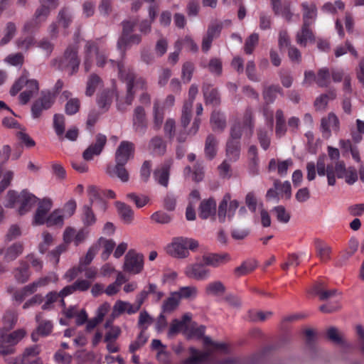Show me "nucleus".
<instances>
[{"label": "nucleus", "mask_w": 364, "mask_h": 364, "mask_svg": "<svg viewBox=\"0 0 364 364\" xmlns=\"http://www.w3.org/2000/svg\"><path fill=\"white\" fill-rule=\"evenodd\" d=\"M100 247V244H95L90 247L85 257L80 260V270H84V267L89 265L98 252Z\"/></svg>", "instance_id": "ea45409f"}, {"label": "nucleus", "mask_w": 364, "mask_h": 364, "mask_svg": "<svg viewBox=\"0 0 364 364\" xmlns=\"http://www.w3.org/2000/svg\"><path fill=\"white\" fill-rule=\"evenodd\" d=\"M241 145L240 142L235 141H227L226 143V156L230 161H236L239 159L240 155Z\"/></svg>", "instance_id": "c756f323"}, {"label": "nucleus", "mask_w": 364, "mask_h": 364, "mask_svg": "<svg viewBox=\"0 0 364 364\" xmlns=\"http://www.w3.org/2000/svg\"><path fill=\"white\" fill-rule=\"evenodd\" d=\"M216 213V202L213 198H208L201 201L199 206V217L206 220Z\"/></svg>", "instance_id": "4be33fe9"}, {"label": "nucleus", "mask_w": 364, "mask_h": 364, "mask_svg": "<svg viewBox=\"0 0 364 364\" xmlns=\"http://www.w3.org/2000/svg\"><path fill=\"white\" fill-rule=\"evenodd\" d=\"M82 220L86 226L92 225L96 222L95 215L90 205H85L83 207Z\"/></svg>", "instance_id": "052dcab7"}, {"label": "nucleus", "mask_w": 364, "mask_h": 364, "mask_svg": "<svg viewBox=\"0 0 364 364\" xmlns=\"http://www.w3.org/2000/svg\"><path fill=\"white\" fill-rule=\"evenodd\" d=\"M113 97V92L111 90H104L97 97V102L100 108L108 109Z\"/></svg>", "instance_id": "c03bdc74"}, {"label": "nucleus", "mask_w": 364, "mask_h": 364, "mask_svg": "<svg viewBox=\"0 0 364 364\" xmlns=\"http://www.w3.org/2000/svg\"><path fill=\"white\" fill-rule=\"evenodd\" d=\"M132 124L134 131L140 134H144L148 127V121L145 109L141 106L134 108L132 116Z\"/></svg>", "instance_id": "9d476101"}, {"label": "nucleus", "mask_w": 364, "mask_h": 364, "mask_svg": "<svg viewBox=\"0 0 364 364\" xmlns=\"http://www.w3.org/2000/svg\"><path fill=\"white\" fill-rule=\"evenodd\" d=\"M259 41V35L257 33L251 34L245 41V52L247 54H252L255 47L257 45Z\"/></svg>", "instance_id": "69168bd1"}, {"label": "nucleus", "mask_w": 364, "mask_h": 364, "mask_svg": "<svg viewBox=\"0 0 364 364\" xmlns=\"http://www.w3.org/2000/svg\"><path fill=\"white\" fill-rule=\"evenodd\" d=\"M153 115H154V128L156 130H159L164 122V107H161L159 102L155 101L153 106Z\"/></svg>", "instance_id": "c9c22d12"}, {"label": "nucleus", "mask_w": 364, "mask_h": 364, "mask_svg": "<svg viewBox=\"0 0 364 364\" xmlns=\"http://www.w3.org/2000/svg\"><path fill=\"white\" fill-rule=\"evenodd\" d=\"M301 7L303 9V23L311 25L317 15L316 5L314 3L303 2Z\"/></svg>", "instance_id": "bb28decb"}, {"label": "nucleus", "mask_w": 364, "mask_h": 364, "mask_svg": "<svg viewBox=\"0 0 364 364\" xmlns=\"http://www.w3.org/2000/svg\"><path fill=\"white\" fill-rule=\"evenodd\" d=\"M58 22L63 28H68L72 22V14L67 8H63L58 14Z\"/></svg>", "instance_id": "6e6d98bb"}, {"label": "nucleus", "mask_w": 364, "mask_h": 364, "mask_svg": "<svg viewBox=\"0 0 364 364\" xmlns=\"http://www.w3.org/2000/svg\"><path fill=\"white\" fill-rule=\"evenodd\" d=\"M226 288L220 281H215L208 284L205 292L208 295L217 296L225 293Z\"/></svg>", "instance_id": "a19ab883"}, {"label": "nucleus", "mask_w": 364, "mask_h": 364, "mask_svg": "<svg viewBox=\"0 0 364 364\" xmlns=\"http://www.w3.org/2000/svg\"><path fill=\"white\" fill-rule=\"evenodd\" d=\"M202 91L206 105L218 106L220 105L221 99L219 91L217 88H213L210 84H203Z\"/></svg>", "instance_id": "aec40b11"}, {"label": "nucleus", "mask_w": 364, "mask_h": 364, "mask_svg": "<svg viewBox=\"0 0 364 364\" xmlns=\"http://www.w3.org/2000/svg\"><path fill=\"white\" fill-rule=\"evenodd\" d=\"M26 331L23 329H18L11 333H7L6 343L7 346L14 347L16 345L24 336Z\"/></svg>", "instance_id": "864d4df0"}, {"label": "nucleus", "mask_w": 364, "mask_h": 364, "mask_svg": "<svg viewBox=\"0 0 364 364\" xmlns=\"http://www.w3.org/2000/svg\"><path fill=\"white\" fill-rule=\"evenodd\" d=\"M326 336L328 340L336 344H343V343L342 334L334 326H331L327 330Z\"/></svg>", "instance_id": "0e129e2a"}, {"label": "nucleus", "mask_w": 364, "mask_h": 364, "mask_svg": "<svg viewBox=\"0 0 364 364\" xmlns=\"http://www.w3.org/2000/svg\"><path fill=\"white\" fill-rule=\"evenodd\" d=\"M310 26L303 23L301 31L297 32L296 41L299 45L306 47L308 41H314V37L311 30L309 28Z\"/></svg>", "instance_id": "c85d7f7f"}, {"label": "nucleus", "mask_w": 364, "mask_h": 364, "mask_svg": "<svg viewBox=\"0 0 364 364\" xmlns=\"http://www.w3.org/2000/svg\"><path fill=\"white\" fill-rule=\"evenodd\" d=\"M166 251L168 255L176 258L183 259L189 256V252L182 237L174 238L167 246Z\"/></svg>", "instance_id": "ddd939ff"}, {"label": "nucleus", "mask_w": 364, "mask_h": 364, "mask_svg": "<svg viewBox=\"0 0 364 364\" xmlns=\"http://www.w3.org/2000/svg\"><path fill=\"white\" fill-rule=\"evenodd\" d=\"M230 260V256L228 253H208L203 255L202 261L206 264L214 268L222 266Z\"/></svg>", "instance_id": "a211bd4d"}, {"label": "nucleus", "mask_w": 364, "mask_h": 364, "mask_svg": "<svg viewBox=\"0 0 364 364\" xmlns=\"http://www.w3.org/2000/svg\"><path fill=\"white\" fill-rule=\"evenodd\" d=\"M23 250V245L20 242L13 244L7 248L5 252L4 258L7 261H13L16 259L20 255L22 254Z\"/></svg>", "instance_id": "58836bf2"}, {"label": "nucleus", "mask_w": 364, "mask_h": 364, "mask_svg": "<svg viewBox=\"0 0 364 364\" xmlns=\"http://www.w3.org/2000/svg\"><path fill=\"white\" fill-rule=\"evenodd\" d=\"M156 289H157V286L154 284H149L148 286V289H144L140 293H139L136 295V301H135V310H139L141 305L144 302V301L146 299L148 295L151 293H154L156 291ZM134 311V309H132L131 311Z\"/></svg>", "instance_id": "e433bc0d"}, {"label": "nucleus", "mask_w": 364, "mask_h": 364, "mask_svg": "<svg viewBox=\"0 0 364 364\" xmlns=\"http://www.w3.org/2000/svg\"><path fill=\"white\" fill-rule=\"evenodd\" d=\"M102 80L100 77L96 74H92L90 75L87 82L85 94L87 96H92L98 85H100Z\"/></svg>", "instance_id": "3c124183"}, {"label": "nucleus", "mask_w": 364, "mask_h": 364, "mask_svg": "<svg viewBox=\"0 0 364 364\" xmlns=\"http://www.w3.org/2000/svg\"><path fill=\"white\" fill-rule=\"evenodd\" d=\"M200 124V119L198 117H195L193 124L188 131H180L176 135V140L179 143H183L186 141L187 139V136L195 135L198 129Z\"/></svg>", "instance_id": "f704fd0d"}, {"label": "nucleus", "mask_w": 364, "mask_h": 364, "mask_svg": "<svg viewBox=\"0 0 364 364\" xmlns=\"http://www.w3.org/2000/svg\"><path fill=\"white\" fill-rule=\"evenodd\" d=\"M52 208V201L49 198H43L39 201L38 208L33 217V223L41 225L46 222L48 213Z\"/></svg>", "instance_id": "dca6fc26"}, {"label": "nucleus", "mask_w": 364, "mask_h": 364, "mask_svg": "<svg viewBox=\"0 0 364 364\" xmlns=\"http://www.w3.org/2000/svg\"><path fill=\"white\" fill-rule=\"evenodd\" d=\"M218 140L213 134H209L205 141L204 153L208 160L213 159L218 151Z\"/></svg>", "instance_id": "5701e85b"}, {"label": "nucleus", "mask_w": 364, "mask_h": 364, "mask_svg": "<svg viewBox=\"0 0 364 364\" xmlns=\"http://www.w3.org/2000/svg\"><path fill=\"white\" fill-rule=\"evenodd\" d=\"M230 195L229 193H227L224 196L223 200L220 201L219 204L218 217L220 223H221L225 222L227 213H228V205L229 201L230 200Z\"/></svg>", "instance_id": "49530a36"}, {"label": "nucleus", "mask_w": 364, "mask_h": 364, "mask_svg": "<svg viewBox=\"0 0 364 364\" xmlns=\"http://www.w3.org/2000/svg\"><path fill=\"white\" fill-rule=\"evenodd\" d=\"M4 328L6 331L11 329L17 322V314L12 310H8L2 317Z\"/></svg>", "instance_id": "de8ad7c7"}, {"label": "nucleus", "mask_w": 364, "mask_h": 364, "mask_svg": "<svg viewBox=\"0 0 364 364\" xmlns=\"http://www.w3.org/2000/svg\"><path fill=\"white\" fill-rule=\"evenodd\" d=\"M171 165L172 160L165 161L154 171V178L161 186H168Z\"/></svg>", "instance_id": "f3484780"}, {"label": "nucleus", "mask_w": 364, "mask_h": 364, "mask_svg": "<svg viewBox=\"0 0 364 364\" xmlns=\"http://www.w3.org/2000/svg\"><path fill=\"white\" fill-rule=\"evenodd\" d=\"M16 32V26L14 23H7L4 29V36L0 41V46H3L7 44L15 36Z\"/></svg>", "instance_id": "603ef678"}, {"label": "nucleus", "mask_w": 364, "mask_h": 364, "mask_svg": "<svg viewBox=\"0 0 364 364\" xmlns=\"http://www.w3.org/2000/svg\"><path fill=\"white\" fill-rule=\"evenodd\" d=\"M50 11L48 9L41 4V6L38 8L35 12L33 19L31 23H28L25 25V28L29 29L30 26H36L38 23L44 21L48 16Z\"/></svg>", "instance_id": "473e14b6"}, {"label": "nucleus", "mask_w": 364, "mask_h": 364, "mask_svg": "<svg viewBox=\"0 0 364 364\" xmlns=\"http://www.w3.org/2000/svg\"><path fill=\"white\" fill-rule=\"evenodd\" d=\"M65 128V118L63 114H55L53 116V129L57 136L60 139H63V134Z\"/></svg>", "instance_id": "4c0bfd02"}, {"label": "nucleus", "mask_w": 364, "mask_h": 364, "mask_svg": "<svg viewBox=\"0 0 364 364\" xmlns=\"http://www.w3.org/2000/svg\"><path fill=\"white\" fill-rule=\"evenodd\" d=\"M124 165L122 164H116L114 166L109 165L107 167L106 173L111 178L117 177L122 182L126 183L129 180V174Z\"/></svg>", "instance_id": "412c9836"}, {"label": "nucleus", "mask_w": 364, "mask_h": 364, "mask_svg": "<svg viewBox=\"0 0 364 364\" xmlns=\"http://www.w3.org/2000/svg\"><path fill=\"white\" fill-rule=\"evenodd\" d=\"M202 261L187 265L184 270L186 276L190 279L203 281L208 279L210 276V270L206 267Z\"/></svg>", "instance_id": "1a4fd4ad"}, {"label": "nucleus", "mask_w": 364, "mask_h": 364, "mask_svg": "<svg viewBox=\"0 0 364 364\" xmlns=\"http://www.w3.org/2000/svg\"><path fill=\"white\" fill-rule=\"evenodd\" d=\"M321 129L324 136L330 137L331 132L338 133L340 130V122L338 117L330 112L327 117H323L321 120Z\"/></svg>", "instance_id": "9b49d317"}, {"label": "nucleus", "mask_w": 364, "mask_h": 364, "mask_svg": "<svg viewBox=\"0 0 364 364\" xmlns=\"http://www.w3.org/2000/svg\"><path fill=\"white\" fill-rule=\"evenodd\" d=\"M141 41V36L139 34H129L124 36H119L117 43V49L120 50L122 58L125 56L126 50L132 45H138Z\"/></svg>", "instance_id": "6ab92c4d"}, {"label": "nucleus", "mask_w": 364, "mask_h": 364, "mask_svg": "<svg viewBox=\"0 0 364 364\" xmlns=\"http://www.w3.org/2000/svg\"><path fill=\"white\" fill-rule=\"evenodd\" d=\"M116 208L118 213L124 223L129 224L132 222L134 212L131 207L122 202H116Z\"/></svg>", "instance_id": "7c9ffc66"}, {"label": "nucleus", "mask_w": 364, "mask_h": 364, "mask_svg": "<svg viewBox=\"0 0 364 364\" xmlns=\"http://www.w3.org/2000/svg\"><path fill=\"white\" fill-rule=\"evenodd\" d=\"M135 308L136 306L134 304H132L127 301L119 300L114 304L113 306L112 316L115 318L124 312H127L129 314H132L138 311V310L131 311L132 309L133 310L135 309Z\"/></svg>", "instance_id": "cd10ccee"}, {"label": "nucleus", "mask_w": 364, "mask_h": 364, "mask_svg": "<svg viewBox=\"0 0 364 364\" xmlns=\"http://www.w3.org/2000/svg\"><path fill=\"white\" fill-rule=\"evenodd\" d=\"M109 63L112 67H117L119 78L127 84V94L124 97V103L117 102V105L118 110L125 112L127 107L124 105L127 106L131 105L134 99V80H135V73L132 69L126 68L122 62H115L110 60Z\"/></svg>", "instance_id": "f03ea898"}, {"label": "nucleus", "mask_w": 364, "mask_h": 364, "mask_svg": "<svg viewBox=\"0 0 364 364\" xmlns=\"http://www.w3.org/2000/svg\"><path fill=\"white\" fill-rule=\"evenodd\" d=\"M257 139L259 142L261 147L264 150H267L270 145V137L268 132L264 129H259L257 130Z\"/></svg>", "instance_id": "338daca9"}, {"label": "nucleus", "mask_w": 364, "mask_h": 364, "mask_svg": "<svg viewBox=\"0 0 364 364\" xmlns=\"http://www.w3.org/2000/svg\"><path fill=\"white\" fill-rule=\"evenodd\" d=\"M316 255L323 262H326L331 259V247L327 244L321 242H316Z\"/></svg>", "instance_id": "72a5a7b5"}, {"label": "nucleus", "mask_w": 364, "mask_h": 364, "mask_svg": "<svg viewBox=\"0 0 364 364\" xmlns=\"http://www.w3.org/2000/svg\"><path fill=\"white\" fill-rule=\"evenodd\" d=\"M38 200V198L27 190H23L19 193L15 191H9L6 195L5 207L14 208L18 205L17 212L23 215L29 212Z\"/></svg>", "instance_id": "f257e3e1"}, {"label": "nucleus", "mask_w": 364, "mask_h": 364, "mask_svg": "<svg viewBox=\"0 0 364 364\" xmlns=\"http://www.w3.org/2000/svg\"><path fill=\"white\" fill-rule=\"evenodd\" d=\"M245 73L248 79L252 82H259L260 77L256 73V67L254 61L250 60L247 63Z\"/></svg>", "instance_id": "774afa93"}, {"label": "nucleus", "mask_w": 364, "mask_h": 364, "mask_svg": "<svg viewBox=\"0 0 364 364\" xmlns=\"http://www.w3.org/2000/svg\"><path fill=\"white\" fill-rule=\"evenodd\" d=\"M176 45H181L183 46L188 51L192 53H196L198 50V46L197 43L193 41V39L188 36H185L181 41H178L176 43Z\"/></svg>", "instance_id": "680f3d73"}, {"label": "nucleus", "mask_w": 364, "mask_h": 364, "mask_svg": "<svg viewBox=\"0 0 364 364\" xmlns=\"http://www.w3.org/2000/svg\"><path fill=\"white\" fill-rule=\"evenodd\" d=\"M346 170L345 163L342 161H336L335 165L333 164H328L326 166V176L328 185L334 186L336 184V176L338 178H344Z\"/></svg>", "instance_id": "4468645a"}, {"label": "nucleus", "mask_w": 364, "mask_h": 364, "mask_svg": "<svg viewBox=\"0 0 364 364\" xmlns=\"http://www.w3.org/2000/svg\"><path fill=\"white\" fill-rule=\"evenodd\" d=\"M107 142V137L102 134H97L95 137V142L90 144L82 153V157L85 161H90L94 156L101 154Z\"/></svg>", "instance_id": "f8f14e48"}, {"label": "nucleus", "mask_w": 364, "mask_h": 364, "mask_svg": "<svg viewBox=\"0 0 364 364\" xmlns=\"http://www.w3.org/2000/svg\"><path fill=\"white\" fill-rule=\"evenodd\" d=\"M203 344L205 350L198 351L195 348H191V356L188 358L185 364H199L209 358L213 351L227 352V345L224 343H216L208 336H203Z\"/></svg>", "instance_id": "7ed1b4c3"}, {"label": "nucleus", "mask_w": 364, "mask_h": 364, "mask_svg": "<svg viewBox=\"0 0 364 364\" xmlns=\"http://www.w3.org/2000/svg\"><path fill=\"white\" fill-rule=\"evenodd\" d=\"M210 122L215 132H223L226 127L227 122L225 114L220 110H213Z\"/></svg>", "instance_id": "b1692460"}, {"label": "nucleus", "mask_w": 364, "mask_h": 364, "mask_svg": "<svg viewBox=\"0 0 364 364\" xmlns=\"http://www.w3.org/2000/svg\"><path fill=\"white\" fill-rule=\"evenodd\" d=\"M174 293L177 294L179 300L181 299H189L196 296L198 289L194 286L183 287Z\"/></svg>", "instance_id": "09e8293b"}, {"label": "nucleus", "mask_w": 364, "mask_h": 364, "mask_svg": "<svg viewBox=\"0 0 364 364\" xmlns=\"http://www.w3.org/2000/svg\"><path fill=\"white\" fill-rule=\"evenodd\" d=\"M278 94L283 95V90L279 85H271L265 86L262 91V97L265 104H273Z\"/></svg>", "instance_id": "393cba45"}, {"label": "nucleus", "mask_w": 364, "mask_h": 364, "mask_svg": "<svg viewBox=\"0 0 364 364\" xmlns=\"http://www.w3.org/2000/svg\"><path fill=\"white\" fill-rule=\"evenodd\" d=\"M124 270L130 274L140 273L144 267V257L134 250H129L124 257Z\"/></svg>", "instance_id": "423d86ee"}, {"label": "nucleus", "mask_w": 364, "mask_h": 364, "mask_svg": "<svg viewBox=\"0 0 364 364\" xmlns=\"http://www.w3.org/2000/svg\"><path fill=\"white\" fill-rule=\"evenodd\" d=\"M134 144L127 141L120 143L115 153L116 164H126L134 153Z\"/></svg>", "instance_id": "2eb2a0df"}, {"label": "nucleus", "mask_w": 364, "mask_h": 364, "mask_svg": "<svg viewBox=\"0 0 364 364\" xmlns=\"http://www.w3.org/2000/svg\"><path fill=\"white\" fill-rule=\"evenodd\" d=\"M41 319V315L38 314L36 316V320L38 323L37 331L38 333L42 336H46L49 335L53 329V323L50 321H43Z\"/></svg>", "instance_id": "a18cd8bd"}, {"label": "nucleus", "mask_w": 364, "mask_h": 364, "mask_svg": "<svg viewBox=\"0 0 364 364\" xmlns=\"http://www.w3.org/2000/svg\"><path fill=\"white\" fill-rule=\"evenodd\" d=\"M153 318L151 317L149 314L144 310L140 312L138 321V327L141 328V332L144 333L147 329L148 326L151 324Z\"/></svg>", "instance_id": "bf43d9fd"}, {"label": "nucleus", "mask_w": 364, "mask_h": 364, "mask_svg": "<svg viewBox=\"0 0 364 364\" xmlns=\"http://www.w3.org/2000/svg\"><path fill=\"white\" fill-rule=\"evenodd\" d=\"M316 82L320 87H326L330 85V71L327 68H322L318 70Z\"/></svg>", "instance_id": "79ce46f5"}, {"label": "nucleus", "mask_w": 364, "mask_h": 364, "mask_svg": "<svg viewBox=\"0 0 364 364\" xmlns=\"http://www.w3.org/2000/svg\"><path fill=\"white\" fill-rule=\"evenodd\" d=\"M30 275L28 264L23 260H21L19 266L14 270V276L16 280L20 284H23L28 280Z\"/></svg>", "instance_id": "a878e982"}, {"label": "nucleus", "mask_w": 364, "mask_h": 364, "mask_svg": "<svg viewBox=\"0 0 364 364\" xmlns=\"http://www.w3.org/2000/svg\"><path fill=\"white\" fill-rule=\"evenodd\" d=\"M55 100V95L50 91H42L40 97L34 101L31 107V114L34 119L39 118L43 112L49 109Z\"/></svg>", "instance_id": "39448f33"}, {"label": "nucleus", "mask_w": 364, "mask_h": 364, "mask_svg": "<svg viewBox=\"0 0 364 364\" xmlns=\"http://www.w3.org/2000/svg\"><path fill=\"white\" fill-rule=\"evenodd\" d=\"M40 348L35 345L26 348L21 355L12 359V364H43V361L38 356Z\"/></svg>", "instance_id": "0eeeda50"}, {"label": "nucleus", "mask_w": 364, "mask_h": 364, "mask_svg": "<svg viewBox=\"0 0 364 364\" xmlns=\"http://www.w3.org/2000/svg\"><path fill=\"white\" fill-rule=\"evenodd\" d=\"M222 29L221 22L217 21L210 22L202 39L201 49L204 53H207L210 49L213 41L220 36Z\"/></svg>", "instance_id": "6e6552de"}, {"label": "nucleus", "mask_w": 364, "mask_h": 364, "mask_svg": "<svg viewBox=\"0 0 364 364\" xmlns=\"http://www.w3.org/2000/svg\"><path fill=\"white\" fill-rule=\"evenodd\" d=\"M149 149L155 155L162 156L166 153V144L162 137L156 136L153 137L149 144Z\"/></svg>", "instance_id": "2f4dec72"}, {"label": "nucleus", "mask_w": 364, "mask_h": 364, "mask_svg": "<svg viewBox=\"0 0 364 364\" xmlns=\"http://www.w3.org/2000/svg\"><path fill=\"white\" fill-rule=\"evenodd\" d=\"M77 46L73 45L69 46L60 59H54L52 60V65L56 66L58 64V69L61 70H69V74L72 75L77 72L80 63V59L77 55Z\"/></svg>", "instance_id": "20e7f679"}, {"label": "nucleus", "mask_w": 364, "mask_h": 364, "mask_svg": "<svg viewBox=\"0 0 364 364\" xmlns=\"http://www.w3.org/2000/svg\"><path fill=\"white\" fill-rule=\"evenodd\" d=\"M274 186L276 189H278L279 191V193L282 194V197H284L286 199H289L291 196V184L289 181H285L283 183L279 180H275L274 182Z\"/></svg>", "instance_id": "5fc2aeb1"}, {"label": "nucleus", "mask_w": 364, "mask_h": 364, "mask_svg": "<svg viewBox=\"0 0 364 364\" xmlns=\"http://www.w3.org/2000/svg\"><path fill=\"white\" fill-rule=\"evenodd\" d=\"M179 304L178 296L174 292L171 294V296L167 298L162 305V312L163 313H171L173 311Z\"/></svg>", "instance_id": "37998d69"}, {"label": "nucleus", "mask_w": 364, "mask_h": 364, "mask_svg": "<svg viewBox=\"0 0 364 364\" xmlns=\"http://www.w3.org/2000/svg\"><path fill=\"white\" fill-rule=\"evenodd\" d=\"M195 70L194 64L191 62H186L182 66L181 77L184 83H188L192 78Z\"/></svg>", "instance_id": "13d9d810"}, {"label": "nucleus", "mask_w": 364, "mask_h": 364, "mask_svg": "<svg viewBox=\"0 0 364 364\" xmlns=\"http://www.w3.org/2000/svg\"><path fill=\"white\" fill-rule=\"evenodd\" d=\"M242 134V127L240 122L234 123L230 128V138L228 141H235L240 142V138Z\"/></svg>", "instance_id": "e2e57ef3"}, {"label": "nucleus", "mask_w": 364, "mask_h": 364, "mask_svg": "<svg viewBox=\"0 0 364 364\" xmlns=\"http://www.w3.org/2000/svg\"><path fill=\"white\" fill-rule=\"evenodd\" d=\"M256 266V262L254 260L245 261L240 267L235 268V273L237 276L245 275L253 271Z\"/></svg>", "instance_id": "4d7b16f0"}, {"label": "nucleus", "mask_w": 364, "mask_h": 364, "mask_svg": "<svg viewBox=\"0 0 364 364\" xmlns=\"http://www.w3.org/2000/svg\"><path fill=\"white\" fill-rule=\"evenodd\" d=\"M192 102H185L183 106L181 124L184 129H186L190 124L192 117Z\"/></svg>", "instance_id": "8fccbe9b"}]
</instances>
